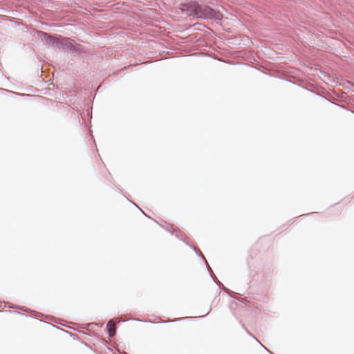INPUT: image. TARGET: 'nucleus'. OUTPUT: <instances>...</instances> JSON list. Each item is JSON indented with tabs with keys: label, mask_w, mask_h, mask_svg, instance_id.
Masks as SVG:
<instances>
[{
	"label": "nucleus",
	"mask_w": 354,
	"mask_h": 354,
	"mask_svg": "<svg viewBox=\"0 0 354 354\" xmlns=\"http://www.w3.org/2000/svg\"><path fill=\"white\" fill-rule=\"evenodd\" d=\"M183 10H190L194 15L200 18L221 19L222 15L215 12L207 6H201L194 2L188 6L187 8H183Z\"/></svg>",
	"instance_id": "f257e3e1"
},
{
	"label": "nucleus",
	"mask_w": 354,
	"mask_h": 354,
	"mask_svg": "<svg viewBox=\"0 0 354 354\" xmlns=\"http://www.w3.org/2000/svg\"><path fill=\"white\" fill-rule=\"evenodd\" d=\"M107 327L109 328V335H114L115 333V323L112 321H109L107 324Z\"/></svg>",
	"instance_id": "f03ea898"
}]
</instances>
